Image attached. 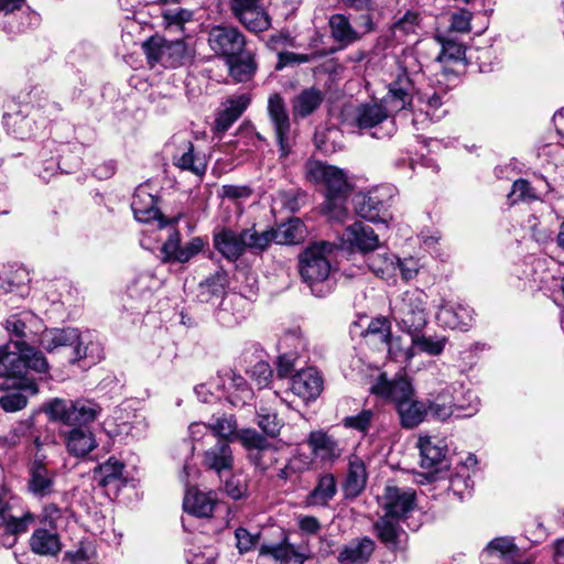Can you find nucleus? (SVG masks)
Returning <instances> with one entry per match:
<instances>
[{
	"mask_svg": "<svg viewBox=\"0 0 564 564\" xmlns=\"http://www.w3.org/2000/svg\"><path fill=\"white\" fill-rule=\"evenodd\" d=\"M334 249V243L318 241L307 246L299 257L301 279L317 297H324L332 292L330 256Z\"/></svg>",
	"mask_w": 564,
	"mask_h": 564,
	"instance_id": "1",
	"label": "nucleus"
},
{
	"mask_svg": "<svg viewBox=\"0 0 564 564\" xmlns=\"http://www.w3.org/2000/svg\"><path fill=\"white\" fill-rule=\"evenodd\" d=\"M307 175L312 181L326 187L325 214L330 219L344 221L347 216L345 194L348 191L347 177L344 171L317 161L307 165Z\"/></svg>",
	"mask_w": 564,
	"mask_h": 564,
	"instance_id": "2",
	"label": "nucleus"
},
{
	"mask_svg": "<svg viewBox=\"0 0 564 564\" xmlns=\"http://www.w3.org/2000/svg\"><path fill=\"white\" fill-rule=\"evenodd\" d=\"M41 346L48 352L59 348H69L70 360L78 361L85 358L98 360L101 358V347L94 333L80 332L77 328H53L42 333Z\"/></svg>",
	"mask_w": 564,
	"mask_h": 564,
	"instance_id": "3",
	"label": "nucleus"
},
{
	"mask_svg": "<svg viewBox=\"0 0 564 564\" xmlns=\"http://www.w3.org/2000/svg\"><path fill=\"white\" fill-rule=\"evenodd\" d=\"M26 369L45 372L48 364L45 357L24 340H10L0 346V377L17 378Z\"/></svg>",
	"mask_w": 564,
	"mask_h": 564,
	"instance_id": "4",
	"label": "nucleus"
},
{
	"mask_svg": "<svg viewBox=\"0 0 564 564\" xmlns=\"http://www.w3.org/2000/svg\"><path fill=\"white\" fill-rule=\"evenodd\" d=\"M427 295L420 289L403 292L391 302V317L409 335L421 333L427 322Z\"/></svg>",
	"mask_w": 564,
	"mask_h": 564,
	"instance_id": "5",
	"label": "nucleus"
},
{
	"mask_svg": "<svg viewBox=\"0 0 564 564\" xmlns=\"http://www.w3.org/2000/svg\"><path fill=\"white\" fill-rule=\"evenodd\" d=\"M101 411V406L91 400L56 399L48 405L51 419L69 427H88V424L100 416Z\"/></svg>",
	"mask_w": 564,
	"mask_h": 564,
	"instance_id": "6",
	"label": "nucleus"
},
{
	"mask_svg": "<svg viewBox=\"0 0 564 564\" xmlns=\"http://www.w3.org/2000/svg\"><path fill=\"white\" fill-rule=\"evenodd\" d=\"M352 120L361 130L376 129L371 135L377 139L388 138L395 131L393 116L381 99L359 105Z\"/></svg>",
	"mask_w": 564,
	"mask_h": 564,
	"instance_id": "7",
	"label": "nucleus"
},
{
	"mask_svg": "<svg viewBox=\"0 0 564 564\" xmlns=\"http://www.w3.org/2000/svg\"><path fill=\"white\" fill-rule=\"evenodd\" d=\"M391 199L392 194L389 188L360 194L356 197V212L369 221L388 223L392 218L390 213Z\"/></svg>",
	"mask_w": 564,
	"mask_h": 564,
	"instance_id": "8",
	"label": "nucleus"
},
{
	"mask_svg": "<svg viewBox=\"0 0 564 564\" xmlns=\"http://www.w3.org/2000/svg\"><path fill=\"white\" fill-rule=\"evenodd\" d=\"M232 14L251 32L267 31L271 20L262 7V0H229Z\"/></svg>",
	"mask_w": 564,
	"mask_h": 564,
	"instance_id": "9",
	"label": "nucleus"
},
{
	"mask_svg": "<svg viewBox=\"0 0 564 564\" xmlns=\"http://www.w3.org/2000/svg\"><path fill=\"white\" fill-rule=\"evenodd\" d=\"M414 94L415 86L413 80L405 70H401L389 84L388 93L381 100L394 117L395 113L408 107L414 108Z\"/></svg>",
	"mask_w": 564,
	"mask_h": 564,
	"instance_id": "10",
	"label": "nucleus"
},
{
	"mask_svg": "<svg viewBox=\"0 0 564 564\" xmlns=\"http://www.w3.org/2000/svg\"><path fill=\"white\" fill-rule=\"evenodd\" d=\"M208 44L218 55L232 58L243 51L245 36L234 26L216 25L208 32Z\"/></svg>",
	"mask_w": 564,
	"mask_h": 564,
	"instance_id": "11",
	"label": "nucleus"
},
{
	"mask_svg": "<svg viewBox=\"0 0 564 564\" xmlns=\"http://www.w3.org/2000/svg\"><path fill=\"white\" fill-rule=\"evenodd\" d=\"M35 521V516L25 512L21 517L11 513L9 502L0 497V544L11 546L15 535L25 532L30 524Z\"/></svg>",
	"mask_w": 564,
	"mask_h": 564,
	"instance_id": "12",
	"label": "nucleus"
},
{
	"mask_svg": "<svg viewBox=\"0 0 564 564\" xmlns=\"http://www.w3.org/2000/svg\"><path fill=\"white\" fill-rule=\"evenodd\" d=\"M235 438L239 440L247 449H257L250 457L258 468L267 470L278 462L275 457L276 451L272 448L267 438L256 430H241L237 432Z\"/></svg>",
	"mask_w": 564,
	"mask_h": 564,
	"instance_id": "13",
	"label": "nucleus"
},
{
	"mask_svg": "<svg viewBox=\"0 0 564 564\" xmlns=\"http://www.w3.org/2000/svg\"><path fill=\"white\" fill-rule=\"evenodd\" d=\"M268 115L274 129L281 154L286 156L290 152L289 132L291 124L285 102L279 94H273L269 97Z\"/></svg>",
	"mask_w": 564,
	"mask_h": 564,
	"instance_id": "14",
	"label": "nucleus"
},
{
	"mask_svg": "<svg viewBox=\"0 0 564 564\" xmlns=\"http://www.w3.org/2000/svg\"><path fill=\"white\" fill-rule=\"evenodd\" d=\"M381 507L384 514L400 520L404 519L415 507V491L409 488L387 486Z\"/></svg>",
	"mask_w": 564,
	"mask_h": 564,
	"instance_id": "15",
	"label": "nucleus"
},
{
	"mask_svg": "<svg viewBox=\"0 0 564 564\" xmlns=\"http://www.w3.org/2000/svg\"><path fill=\"white\" fill-rule=\"evenodd\" d=\"M370 390L381 398L391 400L395 408L414 395L413 387L405 375L389 380L386 373H381Z\"/></svg>",
	"mask_w": 564,
	"mask_h": 564,
	"instance_id": "16",
	"label": "nucleus"
},
{
	"mask_svg": "<svg viewBox=\"0 0 564 564\" xmlns=\"http://www.w3.org/2000/svg\"><path fill=\"white\" fill-rule=\"evenodd\" d=\"M323 389V379L318 371L306 368L297 371L291 379V390L304 401L316 399Z\"/></svg>",
	"mask_w": 564,
	"mask_h": 564,
	"instance_id": "17",
	"label": "nucleus"
},
{
	"mask_svg": "<svg viewBox=\"0 0 564 564\" xmlns=\"http://www.w3.org/2000/svg\"><path fill=\"white\" fill-rule=\"evenodd\" d=\"M67 453L84 458L97 447L94 433L88 427H70L62 432Z\"/></svg>",
	"mask_w": 564,
	"mask_h": 564,
	"instance_id": "18",
	"label": "nucleus"
},
{
	"mask_svg": "<svg viewBox=\"0 0 564 564\" xmlns=\"http://www.w3.org/2000/svg\"><path fill=\"white\" fill-rule=\"evenodd\" d=\"M204 248V241L199 237H195L186 242L184 246H180V235L177 232L172 234L169 239L162 246V252L164 253L165 261H176L185 263L189 261L194 256L199 253Z\"/></svg>",
	"mask_w": 564,
	"mask_h": 564,
	"instance_id": "19",
	"label": "nucleus"
},
{
	"mask_svg": "<svg viewBox=\"0 0 564 564\" xmlns=\"http://www.w3.org/2000/svg\"><path fill=\"white\" fill-rule=\"evenodd\" d=\"M519 549L506 538L492 540L481 552L484 564H519Z\"/></svg>",
	"mask_w": 564,
	"mask_h": 564,
	"instance_id": "20",
	"label": "nucleus"
},
{
	"mask_svg": "<svg viewBox=\"0 0 564 564\" xmlns=\"http://www.w3.org/2000/svg\"><path fill=\"white\" fill-rule=\"evenodd\" d=\"M437 319L448 328L467 330L473 322V310L460 303L446 302L440 307Z\"/></svg>",
	"mask_w": 564,
	"mask_h": 564,
	"instance_id": "21",
	"label": "nucleus"
},
{
	"mask_svg": "<svg viewBox=\"0 0 564 564\" xmlns=\"http://www.w3.org/2000/svg\"><path fill=\"white\" fill-rule=\"evenodd\" d=\"M343 237L346 242L361 252H369L379 247V237L373 228L361 221L348 226Z\"/></svg>",
	"mask_w": 564,
	"mask_h": 564,
	"instance_id": "22",
	"label": "nucleus"
},
{
	"mask_svg": "<svg viewBox=\"0 0 564 564\" xmlns=\"http://www.w3.org/2000/svg\"><path fill=\"white\" fill-rule=\"evenodd\" d=\"M28 490L35 497H46L54 491V473L41 459H34L29 470Z\"/></svg>",
	"mask_w": 564,
	"mask_h": 564,
	"instance_id": "23",
	"label": "nucleus"
},
{
	"mask_svg": "<svg viewBox=\"0 0 564 564\" xmlns=\"http://www.w3.org/2000/svg\"><path fill=\"white\" fill-rule=\"evenodd\" d=\"M214 247L227 260L236 261L243 253L242 231L221 228L214 232Z\"/></svg>",
	"mask_w": 564,
	"mask_h": 564,
	"instance_id": "24",
	"label": "nucleus"
},
{
	"mask_svg": "<svg viewBox=\"0 0 564 564\" xmlns=\"http://www.w3.org/2000/svg\"><path fill=\"white\" fill-rule=\"evenodd\" d=\"M217 499L213 492H203L196 488L186 491L183 508L185 512L197 518H209L213 516Z\"/></svg>",
	"mask_w": 564,
	"mask_h": 564,
	"instance_id": "25",
	"label": "nucleus"
},
{
	"mask_svg": "<svg viewBox=\"0 0 564 564\" xmlns=\"http://www.w3.org/2000/svg\"><path fill=\"white\" fill-rule=\"evenodd\" d=\"M375 550V543L369 538L355 539L344 545L337 560L340 564H365Z\"/></svg>",
	"mask_w": 564,
	"mask_h": 564,
	"instance_id": "26",
	"label": "nucleus"
},
{
	"mask_svg": "<svg viewBox=\"0 0 564 564\" xmlns=\"http://www.w3.org/2000/svg\"><path fill=\"white\" fill-rule=\"evenodd\" d=\"M204 466L221 475L232 468L234 457L229 444L225 441H217L215 446L207 449L204 454Z\"/></svg>",
	"mask_w": 564,
	"mask_h": 564,
	"instance_id": "27",
	"label": "nucleus"
},
{
	"mask_svg": "<svg viewBox=\"0 0 564 564\" xmlns=\"http://www.w3.org/2000/svg\"><path fill=\"white\" fill-rule=\"evenodd\" d=\"M419 447L421 453V466L423 468L444 466L447 447L443 441L430 436L421 437Z\"/></svg>",
	"mask_w": 564,
	"mask_h": 564,
	"instance_id": "28",
	"label": "nucleus"
},
{
	"mask_svg": "<svg viewBox=\"0 0 564 564\" xmlns=\"http://www.w3.org/2000/svg\"><path fill=\"white\" fill-rule=\"evenodd\" d=\"M131 208L140 223H148L159 216L155 197L149 193L147 186H139L133 195Z\"/></svg>",
	"mask_w": 564,
	"mask_h": 564,
	"instance_id": "29",
	"label": "nucleus"
},
{
	"mask_svg": "<svg viewBox=\"0 0 564 564\" xmlns=\"http://www.w3.org/2000/svg\"><path fill=\"white\" fill-rule=\"evenodd\" d=\"M173 164L196 176H203L207 169L205 155L200 152H196L192 142H187L181 153L174 154Z\"/></svg>",
	"mask_w": 564,
	"mask_h": 564,
	"instance_id": "30",
	"label": "nucleus"
},
{
	"mask_svg": "<svg viewBox=\"0 0 564 564\" xmlns=\"http://www.w3.org/2000/svg\"><path fill=\"white\" fill-rule=\"evenodd\" d=\"M250 102V98L247 95H239L229 99L215 119V130L217 132H226L232 123L242 115Z\"/></svg>",
	"mask_w": 564,
	"mask_h": 564,
	"instance_id": "31",
	"label": "nucleus"
},
{
	"mask_svg": "<svg viewBox=\"0 0 564 564\" xmlns=\"http://www.w3.org/2000/svg\"><path fill=\"white\" fill-rule=\"evenodd\" d=\"M31 550L40 555H56L62 543L57 531L47 529H36L30 539Z\"/></svg>",
	"mask_w": 564,
	"mask_h": 564,
	"instance_id": "32",
	"label": "nucleus"
},
{
	"mask_svg": "<svg viewBox=\"0 0 564 564\" xmlns=\"http://www.w3.org/2000/svg\"><path fill=\"white\" fill-rule=\"evenodd\" d=\"M401 425L405 429H413L423 422L427 414V404L423 401L415 400L413 397L401 402L397 406Z\"/></svg>",
	"mask_w": 564,
	"mask_h": 564,
	"instance_id": "33",
	"label": "nucleus"
},
{
	"mask_svg": "<svg viewBox=\"0 0 564 564\" xmlns=\"http://www.w3.org/2000/svg\"><path fill=\"white\" fill-rule=\"evenodd\" d=\"M323 93L314 87L302 90L292 102V111L295 118H305L312 115L323 102Z\"/></svg>",
	"mask_w": 564,
	"mask_h": 564,
	"instance_id": "34",
	"label": "nucleus"
},
{
	"mask_svg": "<svg viewBox=\"0 0 564 564\" xmlns=\"http://www.w3.org/2000/svg\"><path fill=\"white\" fill-rule=\"evenodd\" d=\"M337 492V481L333 474H323L318 477L314 489L307 495L308 506H326Z\"/></svg>",
	"mask_w": 564,
	"mask_h": 564,
	"instance_id": "35",
	"label": "nucleus"
},
{
	"mask_svg": "<svg viewBox=\"0 0 564 564\" xmlns=\"http://www.w3.org/2000/svg\"><path fill=\"white\" fill-rule=\"evenodd\" d=\"M367 480L366 467L357 456L349 459L348 473L344 484V490L347 497L358 496L365 488Z\"/></svg>",
	"mask_w": 564,
	"mask_h": 564,
	"instance_id": "36",
	"label": "nucleus"
},
{
	"mask_svg": "<svg viewBox=\"0 0 564 564\" xmlns=\"http://www.w3.org/2000/svg\"><path fill=\"white\" fill-rule=\"evenodd\" d=\"M307 443L312 449V456L315 455L323 460H330L339 455L337 442L323 432H312Z\"/></svg>",
	"mask_w": 564,
	"mask_h": 564,
	"instance_id": "37",
	"label": "nucleus"
},
{
	"mask_svg": "<svg viewBox=\"0 0 564 564\" xmlns=\"http://www.w3.org/2000/svg\"><path fill=\"white\" fill-rule=\"evenodd\" d=\"M271 230L273 241L279 245H296L305 237V226L299 218L291 219Z\"/></svg>",
	"mask_w": 564,
	"mask_h": 564,
	"instance_id": "38",
	"label": "nucleus"
},
{
	"mask_svg": "<svg viewBox=\"0 0 564 564\" xmlns=\"http://www.w3.org/2000/svg\"><path fill=\"white\" fill-rule=\"evenodd\" d=\"M329 28L335 41L344 45H348L360 40L359 31L355 30L345 14H333L329 19Z\"/></svg>",
	"mask_w": 564,
	"mask_h": 564,
	"instance_id": "39",
	"label": "nucleus"
},
{
	"mask_svg": "<svg viewBox=\"0 0 564 564\" xmlns=\"http://www.w3.org/2000/svg\"><path fill=\"white\" fill-rule=\"evenodd\" d=\"M230 76L237 83H245L252 78L257 65L251 54H246L241 57H232L227 59Z\"/></svg>",
	"mask_w": 564,
	"mask_h": 564,
	"instance_id": "40",
	"label": "nucleus"
},
{
	"mask_svg": "<svg viewBox=\"0 0 564 564\" xmlns=\"http://www.w3.org/2000/svg\"><path fill=\"white\" fill-rule=\"evenodd\" d=\"M69 518L70 513L67 509L59 508L55 503H47L40 514V522L48 525L54 531H58L67 527Z\"/></svg>",
	"mask_w": 564,
	"mask_h": 564,
	"instance_id": "41",
	"label": "nucleus"
},
{
	"mask_svg": "<svg viewBox=\"0 0 564 564\" xmlns=\"http://www.w3.org/2000/svg\"><path fill=\"white\" fill-rule=\"evenodd\" d=\"M463 405H458L453 402L452 394L449 392L440 393L434 401L427 405L433 417L436 420L445 421L455 414V411L463 410Z\"/></svg>",
	"mask_w": 564,
	"mask_h": 564,
	"instance_id": "42",
	"label": "nucleus"
},
{
	"mask_svg": "<svg viewBox=\"0 0 564 564\" xmlns=\"http://www.w3.org/2000/svg\"><path fill=\"white\" fill-rule=\"evenodd\" d=\"M273 241L272 230L257 231L254 228L242 230L243 251L259 253L265 250Z\"/></svg>",
	"mask_w": 564,
	"mask_h": 564,
	"instance_id": "43",
	"label": "nucleus"
},
{
	"mask_svg": "<svg viewBox=\"0 0 564 564\" xmlns=\"http://www.w3.org/2000/svg\"><path fill=\"white\" fill-rule=\"evenodd\" d=\"M442 105V96L433 91L419 94L414 107H417V110L424 112L431 120H438L445 113L441 110Z\"/></svg>",
	"mask_w": 564,
	"mask_h": 564,
	"instance_id": "44",
	"label": "nucleus"
},
{
	"mask_svg": "<svg viewBox=\"0 0 564 564\" xmlns=\"http://www.w3.org/2000/svg\"><path fill=\"white\" fill-rule=\"evenodd\" d=\"M399 520L383 514L375 524L378 538L387 545L397 544V540L402 532L398 523Z\"/></svg>",
	"mask_w": 564,
	"mask_h": 564,
	"instance_id": "45",
	"label": "nucleus"
},
{
	"mask_svg": "<svg viewBox=\"0 0 564 564\" xmlns=\"http://www.w3.org/2000/svg\"><path fill=\"white\" fill-rule=\"evenodd\" d=\"M209 430L215 436H218V441H225L229 444L235 440L237 435V422L232 415L219 416L215 421L208 423Z\"/></svg>",
	"mask_w": 564,
	"mask_h": 564,
	"instance_id": "46",
	"label": "nucleus"
},
{
	"mask_svg": "<svg viewBox=\"0 0 564 564\" xmlns=\"http://www.w3.org/2000/svg\"><path fill=\"white\" fill-rule=\"evenodd\" d=\"M186 56V45L183 41H166L161 54V64L165 67L178 66Z\"/></svg>",
	"mask_w": 564,
	"mask_h": 564,
	"instance_id": "47",
	"label": "nucleus"
},
{
	"mask_svg": "<svg viewBox=\"0 0 564 564\" xmlns=\"http://www.w3.org/2000/svg\"><path fill=\"white\" fill-rule=\"evenodd\" d=\"M123 464L118 459L110 457L106 463L99 465L94 470L95 478H98L99 485L108 486L122 475Z\"/></svg>",
	"mask_w": 564,
	"mask_h": 564,
	"instance_id": "48",
	"label": "nucleus"
},
{
	"mask_svg": "<svg viewBox=\"0 0 564 564\" xmlns=\"http://www.w3.org/2000/svg\"><path fill=\"white\" fill-rule=\"evenodd\" d=\"M410 336L415 348L431 356H438L444 350L446 344V338L441 336L427 337L421 336L420 333H414Z\"/></svg>",
	"mask_w": 564,
	"mask_h": 564,
	"instance_id": "49",
	"label": "nucleus"
},
{
	"mask_svg": "<svg viewBox=\"0 0 564 564\" xmlns=\"http://www.w3.org/2000/svg\"><path fill=\"white\" fill-rule=\"evenodd\" d=\"M384 344L388 345L389 356L395 361L408 362L414 357L415 346L412 345V341L408 344L404 343L401 337L392 338L390 336L388 341Z\"/></svg>",
	"mask_w": 564,
	"mask_h": 564,
	"instance_id": "50",
	"label": "nucleus"
},
{
	"mask_svg": "<svg viewBox=\"0 0 564 564\" xmlns=\"http://www.w3.org/2000/svg\"><path fill=\"white\" fill-rule=\"evenodd\" d=\"M442 51L437 57L440 62L460 61L465 56V46L451 36H437Z\"/></svg>",
	"mask_w": 564,
	"mask_h": 564,
	"instance_id": "51",
	"label": "nucleus"
},
{
	"mask_svg": "<svg viewBox=\"0 0 564 564\" xmlns=\"http://www.w3.org/2000/svg\"><path fill=\"white\" fill-rule=\"evenodd\" d=\"M510 204L518 202H532L538 199V195L531 184L523 178L514 181L511 192L508 194Z\"/></svg>",
	"mask_w": 564,
	"mask_h": 564,
	"instance_id": "52",
	"label": "nucleus"
},
{
	"mask_svg": "<svg viewBox=\"0 0 564 564\" xmlns=\"http://www.w3.org/2000/svg\"><path fill=\"white\" fill-rule=\"evenodd\" d=\"M225 275L216 273L205 281L199 283V299L200 301H209L214 295H219L224 291Z\"/></svg>",
	"mask_w": 564,
	"mask_h": 564,
	"instance_id": "53",
	"label": "nucleus"
},
{
	"mask_svg": "<svg viewBox=\"0 0 564 564\" xmlns=\"http://www.w3.org/2000/svg\"><path fill=\"white\" fill-rule=\"evenodd\" d=\"M391 329L390 322L386 317L373 318L364 332L366 338H375L382 344L387 343L390 338Z\"/></svg>",
	"mask_w": 564,
	"mask_h": 564,
	"instance_id": "54",
	"label": "nucleus"
},
{
	"mask_svg": "<svg viewBox=\"0 0 564 564\" xmlns=\"http://www.w3.org/2000/svg\"><path fill=\"white\" fill-rule=\"evenodd\" d=\"M389 265L393 271L399 270L404 281L412 280L419 271V264L414 258L400 259L393 256L389 259Z\"/></svg>",
	"mask_w": 564,
	"mask_h": 564,
	"instance_id": "55",
	"label": "nucleus"
},
{
	"mask_svg": "<svg viewBox=\"0 0 564 564\" xmlns=\"http://www.w3.org/2000/svg\"><path fill=\"white\" fill-rule=\"evenodd\" d=\"M375 413L372 410H362L357 415L347 416L344 419V426L348 429H354L360 433H367L371 422L373 420Z\"/></svg>",
	"mask_w": 564,
	"mask_h": 564,
	"instance_id": "56",
	"label": "nucleus"
},
{
	"mask_svg": "<svg viewBox=\"0 0 564 564\" xmlns=\"http://www.w3.org/2000/svg\"><path fill=\"white\" fill-rule=\"evenodd\" d=\"M193 18V12L182 8L169 9L163 12L164 22L169 28L175 26L183 30V25L189 22Z\"/></svg>",
	"mask_w": 564,
	"mask_h": 564,
	"instance_id": "57",
	"label": "nucleus"
},
{
	"mask_svg": "<svg viewBox=\"0 0 564 564\" xmlns=\"http://www.w3.org/2000/svg\"><path fill=\"white\" fill-rule=\"evenodd\" d=\"M292 554H295L289 545H262L258 558V564L261 563L267 556H271L276 561H288Z\"/></svg>",
	"mask_w": 564,
	"mask_h": 564,
	"instance_id": "58",
	"label": "nucleus"
},
{
	"mask_svg": "<svg viewBox=\"0 0 564 564\" xmlns=\"http://www.w3.org/2000/svg\"><path fill=\"white\" fill-rule=\"evenodd\" d=\"M28 403V398L20 390L11 391L0 398V406L6 412H15L23 409Z\"/></svg>",
	"mask_w": 564,
	"mask_h": 564,
	"instance_id": "59",
	"label": "nucleus"
},
{
	"mask_svg": "<svg viewBox=\"0 0 564 564\" xmlns=\"http://www.w3.org/2000/svg\"><path fill=\"white\" fill-rule=\"evenodd\" d=\"M250 378L262 389L269 386L272 378V369L265 361L257 362L249 371Z\"/></svg>",
	"mask_w": 564,
	"mask_h": 564,
	"instance_id": "60",
	"label": "nucleus"
},
{
	"mask_svg": "<svg viewBox=\"0 0 564 564\" xmlns=\"http://www.w3.org/2000/svg\"><path fill=\"white\" fill-rule=\"evenodd\" d=\"M165 40L160 36H152L143 44V51L151 65L161 64V54L164 48Z\"/></svg>",
	"mask_w": 564,
	"mask_h": 564,
	"instance_id": "61",
	"label": "nucleus"
},
{
	"mask_svg": "<svg viewBox=\"0 0 564 564\" xmlns=\"http://www.w3.org/2000/svg\"><path fill=\"white\" fill-rule=\"evenodd\" d=\"M419 28V15L414 12H406L401 19H399L394 25V34L401 33L404 35L413 34Z\"/></svg>",
	"mask_w": 564,
	"mask_h": 564,
	"instance_id": "62",
	"label": "nucleus"
},
{
	"mask_svg": "<svg viewBox=\"0 0 564 564\" xmlns=\"http://www.w3.org/2000/svg\"><path fill=\"white\" fill-rule=\"evenodd\" d=\"M259 427L269 436L273 437L279 434L281 424L275 413L260 412L258 414Z\"/></svg>",
	"mask_w": 564,
	"mask_h": 564,
	"instance_id": "63",
	"label": "nucleus"
},
{
	"mask_svg": "<svg viewBox=\"0 0 564 564\" xmlns=\"http://www.w3.org/2000/svg\"><path fill=\"white\" fill-rule=\"evenodd\" d=\"M313 465V456L311 453L302 452L297 448L289 459V468L300 474L311 469Z\"/></svg>",
	"mask_w": 564,
	"mask_h": 564,
	"instance_id": "64",
	"label": "nucleus"
}]
</instances>
